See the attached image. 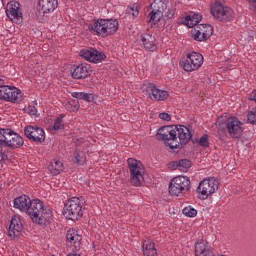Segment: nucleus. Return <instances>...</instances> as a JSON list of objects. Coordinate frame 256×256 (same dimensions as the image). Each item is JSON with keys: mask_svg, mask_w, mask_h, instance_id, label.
I'll return each mask as SVG.
<instances>
[{"mask_svg": "<svg viewBox=\"0 0 256 256\" xmlns=\"http://www.w3.org/2000/svg\"><path fill=\"white\" fill-rule=\"evenodd\" d=\"M193 135L185 125L163 126L157 130L156 139L163 141L170 149H179V145H187Z\"/></svg>", "mask_w": 256, "mask_h": 256, "instance_id": "obj_1", "label": "nucleus"}, {"mask_svg": "<svg viewBox=\"0 0 256 256\" xmlns=\"http://www.w3.org/2000/svg\"><path fill=\"white\" fill-rule=\"evenodd\" d=\"M26 214L37 225H45L53 221V211L39 199L32 200Z\"/></svg>", "mask_w": 256, "mask_h": 256, "instance_id": "obj_2", "label": "nucleus"}, {"mask_svg": "<svg viewBox=\"0 0 256 256\" xmlns=\"http://www.w3.org/2000/svg\"><path fill=\"white\" fill-rule=\"evenodd\" d=\"M83 207H85V198L72 197L64 206L63 215L70 221H77L83 217Z\"/></svg>", "mask_w": 256, "mask_h": 256, "instance_id": "obj_3", "label": "nucleus"}, {"mask_svg": "<svg viewBox=\"0 0 256 256\" xmlns=\"http://www.w3.org/2000/svg\"><path fill=\"white\" fill-rule=\"evenodd\" d=\"M89 29L95 33V35L107 37L113 35V33H117L119 22L116 19H98L93 24L89 25Z\"/></svg>", "mask_w": 256, "mask_h": 256, "instance_id": "obj_4", "label": "nucleus"}, {"mask_svg": "<svg viewBox=\"0 0 256 256\" xmlns=\"http://www.w3.org/2000/svg\"><path fill=\"white\" fill-rule=\"evenodd\" d=\"M191 190V179L187 176L179 175L171 179L168 186V193L171 197H183Z\"/></svg>", "mask_w": 256, "mask_h": 256, "instance_id": "obj_5", "label": "nucleus"}, {"mask_svg": "<svg viewBox=\"0 0 256 256\" xmlns=\"http://www.w3.org/2000/svg\"><path fill=\"white\" fill-rule=\"evenodd\" d=\"M23 143V137L17 132L9 128H0V153L3 151V147L19 149V147H23Z\"/></svg>", "mask_w": 256, "mask_h": 256, "instance_id": "obj_6", "label": "nucleus"}, {"mask_svg": "<svg viewBox=\"0 0 256 256\" xmlns=\"http://www.w3.org/2000/svg\"><path fill=\"white\" fill-rule=\"evenodd\" d=\"M204 63L203 55L199 52H190L186 54L181 62L180 66L187 73H193V71H197L201 69Z\"/></svg>", "mask_w": 256, "mask_h": 256, "instance_id": "obj_7", "label": "nucleus"}, {"mask_svg": "<svg viewBox=\"0 0 256 256\" xmlns=\"http://www.w3.org/2000/svg\"><path fill=\"white\" fill-rule=\"evenodd\" d=\"M127 163L130 172V183H132L134 187H141L143 175H145V167L143 166V163L133 158H129Z\"/></svg>", "mask_w": 256, "mask_h": 256, "instance_id": "obj_8", "label": "nucleus"}, {"mask_svg": "<svg viewBox=\"0 0 256 256\" xmlns=\"http://www.w3.org/2000/svg\"><path fill=\"white\" fill-rule=\"evenodd\" d=\"M0 100L21 103L23 101V92L15 86L0 85Z\"/></svg>", "mask_w": 256, "mask_h": 256, "instance_id": "obj_9", "label": "nucleus"}, {"mask_svg": "<svg viewBox=\"0 0 256 256\" xmlns=\"http://www.w3.org/2000/svg\"><path fill=\"white\" fill-rule=\"evenodd\" d=\"M211 13L215 19L224 23H228L229 21H233V19H235V12L233 9L224 6L219 2H216L211 6Z\"/></svg>", "mask_w": 256, "mask_h": 256, "instance_id": "obj_10", "label": "nucleus"}, {"mask_svg": "<svg viewBox=\"0 0 256 256\" xmlns=\"http://www.w3.org/2000/svg\"><path fill=\"white\" fill-rule=\"evenodd\" d=\"M217 189H219V180L215 177H209L200 181L197 192L202 196V199H207Z\"/></svg>", "mask_w": 256, "mask_h": 256, "instance_id": "obj_11", "label": "nucleus"}, {"mask_svg": "<svg viewBox=\"0 0 256 256\" xmlns=\"http://www.w3.org/2000/svg\"><path fill=\"white\" fill-rule=\"evenodd\" d=\"M6 17L16 25L23 23V8L21 3L17 1H10L6 5Z\"/></svg>", "mask_w": 256, "mask_h": 256, "instance_id": "obj_12", "label": "nucleus"}, {"mask_svg": "<svg viewBox=\"0 0 256 256\" xmlns=\"http://www.w3.org/2000/svg\"><path fill=\"white\" fill-rule=\"evenodd\" d=\"M24 135L33 143H43L45 141V130L37 125H27L24 127Z\"/></svg>", "mask_w": 256, "mask_h": 256, "instance_id": "obj_13", "label": "nucleus"}, {"mask_svg": "<svg viewBox=\"0 0 256 256\" xmlns=\"http://www.w3.org/2000/svg\"><path fill=\"white\" fill-rule=\"evenodd\" d=\"M142 89L146 91L152 101H165V99L169 97L168 91L157 88L154 83H148L144 85Z\"/></svg>", "mask_w": 256, "mask_h": 256, "instance_id": "obj_14", "label": "nucleus"}, {"mask_svg": "<svg viewBox=\"0 0 256 256\" xmlns=\"http://www.w3.org/2000/svg\"><path fill=\"white\" fill-rule=\"evenodd\" d=\"M79 55L89 63H103L105 60V53L95 48L83 49L79 52Z\"/></svg>", "mask_w": 256, "mask_h": 256, "instance_id": "obj_15", "label": "nucleus"}, {"mask_svg": "<svg viewBox=\"0 0 256 256\" xmlns=\"http://www.w3.org/2000/svg\"><path fill=\"white\" fill-rule=\"evenodd\" d=\"M228 133L232 139H239L243 135V122L236 117H230L226 121Z\"/></svg>", "mask_w": 256, "mask_h": 256, "instance_id": "obj_16", "label": "nucleus"}, {"mask_svg": "<svg viewBox=\"0 0 256 256\" xmlns=\"http://www.w3.org/2000/svg\"><path fill=\"white\" fill-rule=\"evenodd\" d=\"M21 233H23V223L21 222V218L13 216L8 228V236L11 239H17L21 236Z\"/></svg>", "mask_w": 256, "mask_h": 256, "instance_id": "obj_17", "label": "nucleus"}, {"mask_svg": "<svg viewBox=\"0 0 256 256\" xmlns=\"http://www.w3.org/2000/svg\"><path fill=\"white\" fill-rule=\"evenodd\" d=\"M39 11L42 15H49L53 13L57 7H59L58 0H39L38 2Z\"/></svg>", "mask_w": 256, "mask_h": 256, "instance_id": "obj_18", "label": "nucleus"}, {"mask_svg": "<svg viewBox=\"0 0 256 256\" xmlns=\"http://www.w3.org/2000/svg\"><path fill=\"white\" fill-rule=\"evenodd\" d=\"M140 42L146 51H155L157 49V39L150 33L141 34Z\"/></svg>", "mask_w": 256, "mask_h": 256, "instance_id": "obj_19", "label": "nucleus"}, {"mask_svg": "<svg viewBox=\"0 0 256 256\" xmlns=\"http://www.w3.org/2000/svg\"><path fill=\"white\" fill-rule=\"evenodd\" d=\"M90 71L91 67L88 64H80L78 66H74L71 70V75L73 79H86V77H89Z\"/></svg>", "mask_w": 256, "mask_h": 256, "instance_id": "obj_20", "label": "nucleus"}, {"mask_svg": "<svg viewBox=\"0 0 256 256\" xmlns=\"http://www.w3.org/2000/svg\"><path fill=\"white\" fill-rule=\"evenodd\" d=\"M33 200L29 198L27 195H23L20 197H17L14 199V208L19 209V211H22L24 213H27L29 211V207L31 206Z\"/></svg>", "mask_w": 256, "mask_h": 256, "instance_id": "obj_21", "label": "nucleus"}, {"mask_svg": "<svg viewBox=\"0 0 256 256\" xmlns=\"http://www.w3.org/2000/svg\"><path fill=\"white\" fill-rule=\"evenodd\" d=\"M195 255L196 256H215V252L213 250V247L208 246L207 242L201 240L196 243Z\"/></svg>", "mask_w": 256, "mask_h": 256, "instance_id": "obj_22", "label": "nucleus"}, {"mask_svg": "<svg viewBox=\"0 0 256 256\" xmlns=\"http://www.w3.org/2000/svg\"><path fill=\"white\" fill-rule=\"evenodd\" d=\"M66 239H67V243H68V245H70V247L72 245H74L75 248L77 249V247H79V245L81 244V236L79 234H77V230H75V229H70L67 232Z\"/></svg>", "mask_w": 256, "mask_h": 256, "instance_id": "obj_23", "label": "nucleus"}, {"mask_svg": "<svg viewBox=\"0 0 256 256\" xmlns=\"http://www.w3.org/2000/svg\"><path fill=\"white\" fill-rule=\"evenodd\" d=\"M142 251L144 256H158L157 249L155 248V243L149 240L144 241Z\"/></svg>", "mask_w": 256, "mask_h": 256, "instance_id": "obj_24", "label": "nucleus"}, {"mask_svg": "<svg viewBox=\"0 0 256 256\" xmlns=\"http://www.w3.org/2000/svg\"><path fill=\"white\" fill-rule=\"evenodd\" d=\"M201 19H203V17L200 14H189L185 17V24L191 29L200 23Z\"/></svg>", "mask_w": 256, "mask_h": 256, "instance_id": "obj_25", "label": "nucleus"}, {"mask_svg": "<svg viewBox=\"0 0 256 256\" xmlns=\"http://www.w3.org/2000/svg\"><path fill=\"white\" fill-rule=\"evenodd\" d=\"M48 169L51 175H59L61 172H63L64 169L63 162L60 160H53L48 166Z\"/></svg>", "mask_w": 256, "mask_h": 256, "instance_id": "obj_26", "label": "nucleus"}, {"mask_svg": "<svg viewBox=\"0 0 256 256\" xmlns=\"http://www.w3.org/2000/svg\"><path fill=\"white\" fill-rule=\"evenodd\" d=\"M200 32L202 33V37L200 39H204V41H207L213 35V26L210 24H199Z\"/></svg>", "mask_w": 256, "mask_h": 256, "instance_id": "obj_27", "label": "nucleus"}, {"mask_svg": "<svg viewBox=\"0 0 256 256\" xmlns=\"http://www.w3.org/2000/svg\"><path fill=\"white\" fill-rule=\"evenodd\" d=\"M151 9H154V11H159L160 13H163L165 9H167V1L166 0H154L153 3L150 5Z\"/></svg>", "mask_w": 256, "mask_h": 256, "instance_id": "obj_28", "label": "nucleus"}, {"mask_svg": "<svg viewBox=\"0 0 256 256\" xmlns=\"http://www.w3.org/2000/svg\"><path fill=\"white\" fill-rule=\"evenodd\" d=\"M175 165L179 171H182L183 173H187L189 171V167H191V161L188 159H183L178 162H175Z\"/></svg>", "mask_w": 256, "mask_h": 256, "instance_id": "obj_29", "label": "nucleus"}, {"mask_svg": "<svg viewBox=\"0 0 256 256\" xmlns=\"http://www.w3.org/2000/svg\"><path fill=\"white\" fill-rule=\"evenodd\" d=\"M149 23H159L161 21V17H163V12H159L158 10L152 9L149 13Z\"/></svg>", "mask_w": 256, "mask_h": 256, "instance_id": "obj_30", "label": "nucleus"}, {"mask_svg": "<svg viewBox=\"0 0 256 256\" xmlns=\"http://www.w3.org/2000/svg\"><path fill=\"white\" fill-rule=\"evenodd\" d=\"M72 97L75 99H82L83 101H88L91 103L93 101V95L85 92H73Z\"/></svg>", "mask_w": 256, "mask_h": 256, "instance_id": "obj_31", "label": "nucleus"}, {"mask_svg": "<svg viewBox=\"0 0 256 256\" xmlns=\"http://www.w3.org/2000/svg\"><path fill=\"white\" fill-rule=\"evenodd\" d=\"M63 117H65V115L62 114L58 118H56L54 125L52 127V131H59L63 129Z\"/></svg>", "mask_w": 256, "mask_h": 256, "instance_id": "obj_32", "label": "nucleus"}, {"mask_svg": "<svg viewBox=\"0 0 256 256\" xmlns=\"http://www.w3.org/2000/svg\"><path fill=\"white\" fill-rule=\"evenodd\" d=\"M200 32H201V28L199 25L196 26L194 30H192V37L194 41H205V39H201V37H203V33H200Z\"/></svg>", "mask_w": 256, "mask_h": 256, "instance_id": "obj_33", "label": "nucleus"}, {"mask_svg": "<svg viewBox=\"0 0 256 256\" xmlns=\"http://www.w3.org/2000/svg\"><path fill=\"white\" fill-rule=\"evenodd\" d=\"M183 215L186 217H197V210L191 206H187L182 210Z\"/></svg>", "mask_w": 256, "mask_h": 256, "instance_id": "obj_34", "label": "nucleus"}, {"mask_svg": "<svg viewBox=\"0 0 256 256\" xmlns=\"http://www.w3.org/2000/svg\"><path fill=\"white\" fill-rule=\"evenodd\" d=\"M247 119H248V123H252V125H255V123H256V107L252 108L250 111H248Z\"/></svg>", "mask_w": 256, "mask_h": 256, "instance_id": "obj_35", "label": "nucleus"}, {"mask_svg": "<svg viewBox=\"0 0 256 256\" xmlns=\"http://www.w3.org/2000/svg\"><path fill=\"white\" fill-rule=\"evenodd\" d=\"M75 162L78 163V165H83V163H85V153L76 151Z\"/></svg>", "mask_w": 256, "mask_h": 256, "instance_id": "obj_36", "label": "nucleus"}, {"mask_svg": "<svg viewBox=\"0 0 256 256\" xmlns=\"http://www.w3.org/2000/svg\"><path fill=\"white\" fill-rule=\"evenodd\" d=\"M129 15L133 17H137L139 15V6L137 4H133L127 9Z\"/></svg>", "mask_w": 256, "mask_h": 256, "instance_id": "obj_37", "label": "nucleus"}, {"mask_svg": "<svg viewBox=\"0 0 256 256\" xmlns=\"http://www.w3.org/2000/svg\"><path fill=\"white\" fill-rule=\"evenodd\" d=\"M65 109H67V111H70V112L79 111V104H77V103L73 104L68 101L65 103Z\"/></svg>", "mask_w": 256, "mask_h": 256, "instance_id": "obj_38", "label": "nucleus"}, {"mask_svg": "<svg viewBox=\"0 0 256 256\" xmlns=\"http://www.w3.org/2000/svg\"><path fill=\"white\" fill-rule=\"evenodd\" d=\"M198 145H200V147H209V137L207 136V134H204L198 141Z\"/></svg>", "mask_w": 256, "mask_h": 256, "instance_id": "obj_39", "label": "nucleus"}, {"mask_svg": "<svg viewBox=\"0 0 256 256\" xmlns=\"http://www.w3.org/2000/svg\"><path fill=\"white\" fill-rule=\"evenodd\" d=\"M25 113L28 115H37V108L35 106H27L24 108Z\"/></svg>", "mask_w": 256, "mask_h": 256, "instance_id": "obj_40", "label": "nucleus"}, {"mask_svg": "<svg viewBox=\"0 0 256 256\" xmlns=\"http://www.w3.org/2000/svg\"><path fill=\"white\" fill-rule=\"evenodd\" d=\"M159 118L163 121H171V116L167 112H162L159 114Z\"/></svg>", "mask_w": 256, "mask_h": 256, "instance_id": "obj_41", "label": "nucleus"}, {"mask_svg": "<svg viewBox=\"0 0 256 256\" xmlns=\"http://www.w3.org/2000/svg\"><path fill=\"white\" fill-rule=\"evenodd\" d=\"M166 16L168 17V19H173V17H175V10H168Z\"/></svg>", "mask_w": 256, "mask_h": 256, "instance_id": "obj_42", "label": "nucleus"}, {"mask_svg": "<svg viewBox=\"0 0 256 256\" xmlns=\"http://www.w3.org/2000/svg\"><path fill=\"white\" fill-rule=\"evenodd\" d=\"M0 189H1V183H0Z\"/></svg>", "mask_w": 256, "mask_h": 256, "instance_id": "obj_43", "label": "nucleus"}]
</instances>
